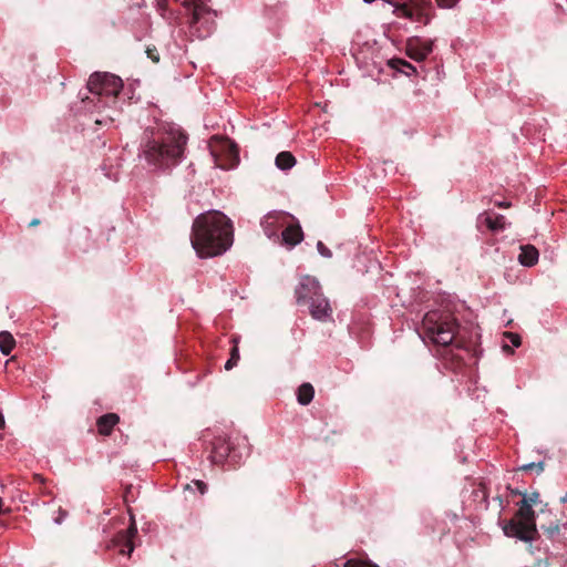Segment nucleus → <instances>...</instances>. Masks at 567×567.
Listing matches in <instances>:
<instances>
[{
  "instance_id": "7ed1b4c3",
  "label": "nucleus",
  "mask_w": 567,
  "mask_h": 567,
  "mask_svg": "<svg viewBox=\"0 0 567 567\" xmlns=\"http://www.w3.org/2000/svg\"><path fill=\"white\" fill-rule=\"evenodd\" d=\"M515 515L503 525L507 537H515L522 542H532L538 537L535 507L540 506L539 498H520Z\"/></svg>"
},
{
  "instance_id": "473e14b6",
  "label": "nucleus",
  "mask_w": 567,
  "mask_h": 567,
  "mask_svg": "<svg viewBox=\"0 0 567 567\" xmlns=\"http://www.w3.org/2000/svg\"><path fill=\"white\" fill-rule=\"evenodd\" d=\"M64 516H66V512L59 507V516L54 518V522L61 524Z\"/></svg>"
},
{
  "instance_id": "c9c22d12",
  "label": "nucleus",
  "mask_w": 567,
  "mask_h": 567,
  "mask_svg": "<svg viewBox=\"0 0 567 567\" xmlns=\"http://www.w3.org/2000/svg\"><path fill=\"white\" fill-rule=\"evenodd\" d=\"M38 225H40V219L34 218L30 221L29 227H35Z\"/></svg>"
},
{
  "instance_id": "4468645a",
  "label": "nucleus",
  "mask_w": 567,
  "mask_h": 567,
  "mask_svg": "<svg viewBox=\"0 0 567 567\" xmlns=\"http://www.w3.org/2000/svg\"><path fill=\"white\" fill-rule=\"evenodd\" d=\"M120 422V416L116 413H106L96 420L99 434L103 436L111 435L114 426Z\"/></svg>"
},
{
  "instance_id": "ddd939ff",
  "label": "nucleus",
  "mask_w": 567,
  "mask_h": 567,
  "mask_svg": "<svg viewBox=\"0 0 567 567\" xmlns=\"http://www.w3.org/2000/svg\"><path fill=\"white\" fill-rule=\"evenodd\" d=\"M137 528L135 525V522L133 520L131 526L126 530L118 532L114 542L116 546H121L120 554L122 555H131L134 545H133V537L136 535Z\"/></svg>"
},
{
  "instance_id": "dca6fc26",
  "label": "nucleus",
  "mask_w": 567,
  "mask_h": 567,
  "mask_svg": "<svg viewBox=\"0 0 567 567\" xmlns=\"http://www.w3.org/2000/svg\"><path fill=\"white\" fill-rule=\"evenodd\" d=\"M281 237L285 244L296 246L302 240L303 233L299 225H289L282 230Z\"/></svg>"
},
{
  "instance_id": "4c0bfd02",
  "label": "nucleus",
  "mask_w": 567,
  "mask_h": 567,
  "mask_svg": "<svg viewBox=\"0 0 567 567\" xmlns=\"http://www.w3.org/2000/svg\"><path fill=\"white\" fill-rule=\"evenodd\" d=\"M546 506H547V504H545V505H544V507L542 506V507L539 508V513H540V514H543V515H544V514H546V512H548L547 509H545V507H546Z\"/></svg>"
},
{
  "instance_id": "a211bd4d",
  "label": "nucleus",
  "mask_w": 567,
  "mask_h": 567,
  "mask_svg": "<svg viewBox=\"0 0 567 567\" xmlns=\"http://www.w3.org/2000/svg\"><path fill=\"white\" fill-rule=\"evenodd\" d=\"M275 163L279 169L287 171L296 165L297 159L291 152L284 151L276 156Z\"/></svg>"
},
{
  "instance_id": "412c9836",
  "label": "nucleus",
  "mask_w": 567,
  "mask_h": 567,
  "mask_svg": "<svg viewBox=\"0 0 567 567\" xmlns=\"http://www.w3.org/2000/svg\"><path fill=\"white\" fill-rule=\"evenodd\" d=\"M389 65L392 69H395L400 72L405 73L406 75H411L412 73H416V69L409 62L402 59H391L389 61Z\"/></svg>"
},
{
  "instance_id": "b1692460",
  "label": "nucleus",
  "mask_w": 567,
  "mask_h": 567,
  "mask_svg": "<svg viewBox=\"0 0 567 567\" xmlns=\"http://www.w3.org/2000/svg\"><path fill=\"white\" fill-rule=\"evenodd\" d=\"M234 347L230 351V358L225 363V369H233L239 361V350H238V341L236 338L233 339Z\"/></svg>"
},
{
  "instance_id": "7c9ffc66",
  "label": "nucleus",
  "mask_w": 567,
  "mask_h": 567,
  "mask_svg": "<svg viewBox=\"0 0 567 567\" xmlns=\"http://www.w3.org/2000/svg\"><path fill=\"white\" fill-rule=\"evenodd\" d=\"M141 493H142V491H141V485H136V486H135V485L131 484V485H128V486L126 487V489H125V494H126V495H127V494H141Z\"/></svg>"
},
{
  "instance_id": "4be33fe9",
  "label": "nucleus",
  "mask_w": 567,
  "mask_h": 567,
  "mask_svg": "<svg viewBox=\"0 0 567 567\" xmlns=\"http://www.w3.org/2000/svg\"><path fill=\"white\" fill-rule=\"evenodd\" d=\"M539 526L550 538H553L560 530L558 519H548L546 522L540 520Z\"/></svg>"
},
{
  "instance_id": "1a4fd4ad",
  "label": "nucleus",
  "mask_w": 567,
  "mask_h": 567,
  "mask_svg": "<svg viewBox=\"0 0 567 567\" xmlns=\"http://www.w3.org/2000/svg\"><path fill=\"white\" fill-rule=\"evenodd\" d=\"M432 50V41L422 40L419 37L409 38L405 43V54L416 62L424 61Z\"/></svg>"
},
{
  "instance_id": "f03ea898",
  "label": "nucleus",
  "mask_w": 567,
  "mask_h": 567,
  "mask_svg": "<svg viewBox=\"0 0 567 567\" xmlns=\"http://www.w3.org/2000/svg\"><path fill=\"white\" fill-rule=\"evenodd\" d=\"M187 136L179 131H171L158 140L148 141L143 148L144 158L155 166L176 164L184 155Z\"/></svg>"
},
{
  "instance_id": "e433bc0d",
  "label": "nucleus",
  "mask_w": 567,
  "mask_h": 567,
  "mask_svg": "<svg viewBox=\"0 0 567 567\" xmlns=\"http://www.w3.org/2000/svg\"><path fill=\"white\" fill-rule=\"evenodd\" d=\"M6 425L4 416L0 413V430H2Z\"/></svg>"
},
{
  "instance_id": "0eeeda50",
  "label": "nucleus",
  "mask_w": 567,
  "mask_h": 567,
  "mask_svg": "<svg viewBox=\"0 0 567 567\" xmlns=\"http://www.w3.org/2000/svg\"><path fill=\"white\" fill-rule=\"evenodd\" d=\"M393 13L399 18H405L414 22L427 24L431 19V3L426 0H411L409 2H393Z\"/></svg>"
},
{
  "instance_id": "f257e3e1",
  "label": "nucleus",
  "mask_w": 567,
  "mask_h": 567,
  "mask_svg": "<svg viewBox=\"0 0 567 567\" xmlns=\"http://www.w3.org/2000/svg\"><path fill=\"white\" fill-rule=\"evenodd\" d=\"M233 240V224L223 213L209 210L195 218L190 241L200 258L224 254L230 248Z\"/></svg>"
},
{
  "instance_id": "f704fd0d",
  "label": "nucleus",
  "mask_w": 567,
  "mask_h": 567,
  "mask_svg": "<svg viewBox=\"0 0 567 567\" xmlns=\"http://www.w3.org/2000/svg\"><path fill=\"white\" fill-rule=\"evenodd\" d=\"M495 205L499 208H509L512 204L506 200L496 202Z\"/></svg>"
},
{
  "instance_id": "39448f33",
  "label": "nucleus",
  "mask_w": 567,
  "mask_h": 567,
  "mask_svg": "<svg viewBox=\"0 0 567 567\" xmlns=\"http://www.w3.org/2000/svg\"><path fill=\"white\" fill-rule=\"evenodd\" d=\"M87 89L96 95L116 97L123 89V81L107 72H95L87 81Z\"/></svg>"
},
{
  "instance_id": "aec40b11",
  "label": "nucleus",
  "mask_w": 567,
  "mask_h": 567,
  "mask_svg": "<svg viewBox=\"0 0 567 567\" xmlns=\"http://www.w3.org/2000/svg\"><path fill=\"white\" fill-rule=\"evenodd\" d=\"M16 347V339L9 331L0 332V351L2 354L8 355Z\"/></svg>"
},
{
  "instance_id": "c756f323",
  "label": "nucleus",
  "mask_w": 567,
  "mask_h": 567,
  "mask_svg": "<svg viewBox=\"0 0 567 567\" xmlns=\"http://www.w3.org/2000/svg\"><path fill=\"white\" fill-rule=\"evenodd\" d=\"M146 53H147V56L155 63H157L159 61V54L157 52V50L154 48V49H147L146 50Z\"/></svg>"
},
{
  "instance_id": "20e7f679",
  "label": "nucleus",
  "mask_w": 567,
  "mask_h": 567,
  "mask_svg": "<svg viewBox=\"0 0 567 567\" xmlns=\"http://www.w3.org/2000/svg\"><path fill=\"white\" fill-rule=\"evenodd\" d=\"M425 336L437 346H450L457 331L454 319H442L437 312H427L422 321Z\"/></svg>"
},
{
  "instance_id": "423d86ee",
  "label": "nucleus",
  "mask_w": 567,
  "mask_h": 567,
  "mask_svg": "<svg viewBox=\"0 0 567 567\" xmlns=\"http://www.w3.org/2000/svg\"><path fill=\"white\" fill-rule=\"evenodd\" d=\"M209 148L216 165L221 168L231 167L239 161L237 145L226 137L214 136L210 140Z\"/></svg>"
},
{
  "instance_id": "6e6552de",
  "label": "nucleus",
  "mask_w": 567,
  "mask_h": 567,
  "mask_svg": "<svg viewBox=\"0 0 567 567\" xmlns=\"http://www.w3.org/2000/svg\"><path fill=\"white\" fill-rule=\"evenodd\" d=\"M184 6L192 13L190 24L196 25L200 22L206 24L207 32H210L214 17L216 16L207 6L200 0H185Z\"/></svg>"
},
{
  "instance_id": "a878e982",
  "label": "nucleus",
  "mask_w": 567,
  "mask_h": 567,
  "mask_svg": "<svg viewBox=\"0 0 567 567\" xmlns=\"http://www.w3.org/2000/svg\"><path fill=\"white\" fill-rule=\"evenodd\" d=\"M343 567H378V566L373 565L371 563H365V561L355 560V559H349L344 563Z\"/></svg>"
},
{
  "instance_id": "5701e85b",
  "label": "nucleus",
  "mask_w": 567,
  "mask_h": 567,
  "mask_svg": "<svg viewBox=\"0 0 567 567\" xmlns=\"http://www.w3.org/2000/svg\"><path fill=\"white\" fill-rule=\"evenodd\" d=\"M207 484L203 481L196 480L193 481L190 484H186L184 487L185 492H188L190 494H205L207 492Z\"/></svg>"
},
{
  "instance_id": "72a5a7b5",
  "label": "nucleus",
  "mask_w": 567,
  "mask_h": 567,
  "mask_svg": "<svg viewBox=\"0 0 567 567\" xmlns=\"http://www.w3.org/2000/svg\"><path fill=\"white\" fill-rule=\"evenodd\" d=\"M534 567H549V561L548 559H538Z\"/></svg>"
},
{
  "instance_id": "f8f14e48",
  "label": "nucleus",
  "mask_w": 567,
  "mask_h": 567,
  "mask_svg": "<svg viewBox=\"0 0 567 567\" xmlns=\"http://www.w3.org/2000/svg\"><path fill=\"white\" fill-rule=\"evenodd\" d=\"M231 444L226 436H217L213 441L210 460L215 464H223L229 456Z\"/></svg>"
},
{
  "instance_id": "9b49d317",
  "label": "nucleus",
  "mask_w": 567,
  "mask_h": 567,
  "mask_svg": "<svg viewBox=\"0 0 567 567\" xmlns=\"http://www.w3.org/2000/svg\"><path fill=\"white\" fill-rule=\"evenodd\" d=\"M309 310L312 318L320 321L329 320L332 315L330 302L322 292L309 301Z\"/></svg>"
},
{
  "instance_id": "bb28decb",
  "label": "nucleus",
  "mask_w": 567,
  "mask_h": 567,
  "mask_svg": "<svg viewBox=\"0 0 567 567\" xmlns=\"http://www.w3.org/2000/svg\"><path fill=\"white\" fill-rule=\"evenodd\" d=\"M317 249L322 257L330 258L332 256L330 249L322 241H318Z\"/></svg>"
},
{
  "instance_id": "393cba45",
  "label": "nucleus",
  "mask_w": 567,
  "mask_h": 567,
  "mask_svg": "<svg viewBox=\"0 0 567 567\" xmlns=\"http://www.w3.org/2000/svg\"><path fill=\"white\" fill-rule=\"evenodd\" d=\"M520 471L528 472V471H537L538 473H542L544 471V462H532L524 464L519 467Z\"/></svg>"
},
{
  "instance_id": "f3484780",
  "label": "nucleus",
  "mask_w": 567,
  "mask_h": 567,
  "mask_svg": "<svg viewBox=\"0 0 567 567\" xmlns=\"http://www.w3.org/2000/svg\"><path fill=\"white\" fill-rule=\"evenodd\" d=\"M478 218L484 219L486 227L492 231L503 230L506 225L505 217L503 215L492 217L488 213H483Z\"/></svg>"
},
{
  "instance_id": "2eb2a0df",
  "label": "nucleus",
  "mask_w": 567,
  "mask_h": 567,
  "mask_svg": "<svg viewBox=\"0 0 567 567\" xmlns=\"http://www.w3.org/2000/svg\"><path fill=\"white\" fill-rule=\"evenodd\" d=\"M539 252L538 249L533 245L520 246V254L518 261L522 266L533 267L538 262Z\"/></svg>"
},
{
  "instance_id": "c85d7f7f",
  "label": "nucleus",
  "mask_w": 567,
  "mask_h": 567,
  "mask_svg": "<svg viewBox=\"0 0 567 567\" xmlns=\"http://www.w3.org/2000/svg\"><path fill=\"white\" fill-rule=\"evenodd\" d=\"M505 336L509 339L513 346L519 347L520 346V337L517 333L513 332H506Z\"/></svg>"
},
{
  "instance_id": "9d476101",
  "label": "nucleus",
  "mask_w": 567,
  "mask_h": 567,
  "mask_svg": "<svg viewBox=\"0 0 567 567\" xmlns=\"http://www.w3.org/2000/svg\"><path fill=\"white\" fill-rule=\"evenodd\" d=\"M321 292V287L317 279L306 276L296 288V299L298 303L311 301Z\"/></svg>"
},
{
  "instance_id": "cd10ccee",
  "label": "nucleus",
  "mask_w": 567,
  "mask_h": 567,
  "mask_svg": "<svg viewBox=\"0 0 567 567\" xmlns=\"http://www.w3.org/2000/svg\"><path fill=\"white\" fill-rule=\"evenodd\" d=\"M437 6L443 9H451L453 8L458 0H435Z\"/></svg>"
},
{
  "instance_id": "6ab92c4d",
  "label": "nucleus",
  "mask_w": 567,
  "mask_h": 567,
  "mask_svg": "<svg viewBox=\"0 0 567 567\" xmlns=\"http://www.w3.org/2000/svg\"><path fill=\"white\" fill-rule=\"evenodd\" d=\"M315 395V389L310 383H302L297 390V400L301 405L309 404Z\"/></svg>"
},
{
  "instance_id": "58836bf2",
  "label": "nucleus",
  "mask_w": 567,
  "mask_h": 567,
  "mask_svg": "<svg viewBox=\"0 0 567 567\" xmlns=\"http://www.w3.org/2000/svg\"><path fill=\"white\" fill-rule=\"evenodd\" d=\"M561 503H567V497L561 498Z\"/></svg>"
},
{
  "instance_id": "2f4dec72",
  "label": "nucleus",
  "mask_w": 567,
  "mask_h": 567,
  "mask_svg": "<svg viewBox=\"0 0 567 567\" xmlns=\"http://www.w3.org/2000/svg\"><path fill=\"white\" fill-rule=\"evenodd\" d=\"M12 512V508L10 505H6L2 501V498H0V515H8Z\"/></svg>"
}]
</instances>
